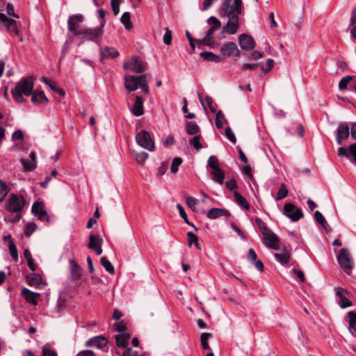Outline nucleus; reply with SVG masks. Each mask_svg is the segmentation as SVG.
Listing matches in <instances>:
<instances>
[{
    "instance_id": "nucleus-1",
    "label": "nucleus",
    "mask_w": 356,
    "mask_h": 356,
    "mask_svg": "<svg viewBox=\"0 0 356 356\" xmlns=\"http://www.w3.org/2000/svg\"><path fill=\"white\" fill-rule=\"evenodd\" d=\"M26 204V201L22 195L12 193L6 202L5 209L10 213H15L14 217H4L6 222L15 223L22 218L21 212Z\"/></svg>"
},
{
    "instance_id": "nucleus-2",
    "label": "nucleus",
    "mask_w": 356,
    "mask_h": 356,
    "mask_svg": "<svg viewBox=\"0 0 356 356\" xmlns=\"http://www.w3.org/2000/svg\"><path fill=\"white\" fill-rule=\"evenodd\" d=\"M33 81L31 76L22 79L14 88L11 90V94L17 103L25 102L24 96H29L33 93Z\"/></svg>"
},
{
    "instance_id": "nucleus-3",
    "label": "nucleus",
    "mask_w": 356,
    "mask_h": 356,
    "mask_svg": "<svg viewBox=\"0 0 356 356\" xmlns=\"http://www.w3.org/2000/svg\"><path fill=\"white\" fill-rule=\"evenodd\" d=\"M148 75L139 76L126 75L124 76V86L129 91H135L138 88L142 90L144 95L149 92Z\"/></svg>"
},
{
    "instance_id": "nucleus-4",
    "label": "nucleus",
    "mask_w": 356,
    "mask_h": 356,
    "mask_svg": "<svg viewBox=\"0 0 356 356\" xmlns=\"http://www.w3.org/2000/svg\"><path fill=\"white\" fill-rule=\"evenodd\" d=\"M242 13V0H225L218 9L221 17H238Z\"/></svg>"
},
{
    "instance_id": "nucleus-5",
    "label": "nucleus",
    "mask_w": 356,
    "mask_h": 356,
    "mask_svg": "<svg viewBox=\"0 0 356 356\" xmlns=\"http://www.w3.org/2000/svg\"><path fill=\"white\" fill-rule=\"evenodd\" d=\"M256 221L261 229L265 245L270 249L278 250L280 248V240L277 236L270 229L266 227L264 223L260 219L257 218Z\"/></svg>"
},
{
    "instance_id": "nucleus-6",
    "label": "nucleus",
    "mask_w": 356,
    "mask_h": 356,
    "mask_svg": "<svg viewBox=\"0 0 356 356\" xmlns=\"http://www.w3.org/2000/svg\"><path fill=\"white\" fill-rule=\"evenodd\" d=\"M123 67L125 70L139 74L143 72L147 68V63L137 56H132L127 61H124Z\"/></svg>"
},
{
    "instance_id": "nucleus-7",
    "label": "nucleus",
    "mask_w": 356,
    "mask_h": 356,
    "mask_svg": "<svg viewBox=\"0 0 356 356\" xmlns=\"http://www.w3.org/2000/svg\"><path fill=\"white\" fill-rule=\"evenodd\" d=\"M136 143L150 152L154 150V141L149 132L141 130L136 136Z\"/></svg>"
},
{
    "instance_id": "nucleus-8",
    "label": "nucleus",
    "mask_w": 356,
    "mask_h": 356,
    "mask_svg": "<svg viewBox=\"0 0 356 356\" xmlns=\"http://www.w3.org/2000/svg\"><path fill=\"white\" fill-rule=\"evenodd\" d=\"M337 259L340 266L345 272L350 275L353 266V263L351 261L348 250L345 248L341 249Z\"/></svg>"
},
{
    "instance_id": "nucleus-9",
    "label": "nucleus",
    "mask_w": 356,
    "mask_h": 356,
    "mask_svg": "<svg viewBox=\"0 0 356 356\" xmlns=\"http://www.w3.org/2000/svg\"><path fill=\"white\" fill-rule=\"evenodd\" d=\"M335 295L338 305L341 308H346L352 305L351 301L348 299L350 293L347 289L338 286L334 289Z\"/></svg>"
},
{
    "instance_id": "nucleus-10",
    "label": "nucleus",
    "mask_w": 356,
    "mask_h": 356,
    "mask_svg": "<svg viewBox=\"0 0 356 356\" xmlns=\"http://www.w3.org/2000/svg\"><path fill=\"white\" fill-rule=\"evenodd\" d=\"M83 21V17L80 14L70 15L67 21V27L69 31L73 33L75 35H81V32L83 28H81L79 26V24Z\"/></svg>"
},
{
    "instance_id": "nucleus-11",
    "label": "nucleus",
    "mask_w": 356,
    "mask_h": 356,
    "mask_svg": "<svg viewBox=\"0 0 356 356\" xmlns=\"http://www.w3.org/2000/svg\"><path fill=\"white\" fill-rule=\"evenodd\" d=\"M283 213L293 222L298 220L303 216L301 209L291 203L284 205Z\"/></svg>"
},
{
    "instance_id": "nucleus-12",
    "label": "nucleus",
    "mask_w": 356,
    "mask_h": 356,
    "mask_svg": "<svg viewBox=\"0 0 356 356\" xmlns=\"http://www.w3.org/2000/svg\"><path fill=\"white\" fill-rule=\"evenodd\" d=\"M102 27H96L95 29L83 28L81 35H84L85 39L97 42V40L102 35Z\"/></svg>"
},
{
    "instance_id": "nucleus-13",
    "label": "nucleus",
    "mask_w": 356,
    "mask_h": 356,
    "mask_svg": "<svg viewBox=\"0 0 356 356\" xmlns=\"http://www.w3.org/2000/svg\"><path fill=\"white\" fill-rule=\"evenodd\" d=\"M220 51L224 57H229L232 55L238 56L240 55V50L237 45L233 42H227L221 47Z\"/></svg>"
},
{
    "instance_id": "nucleus-14",
    "label": "nucleus",
    "mask_w": 356,
    "mask_h": 356,
    "mask_svg": "<svg viewBox=\"0 0 356 356\" xmlns=\"http://www.w3.org/2000/svg\"><path fill=\"white\" fill-rule=\"evenodd\" d=\"M350 135V128L347 123H341L339 124L336 134V140L339 145H340L342 141L346 140Z\"/></svg>"
},
{
    "instance_id": "nucleus-15",
    "label": "nucleus",
    "mask_w": 356,
    "mask_h": 356,
    "mask_svg": "<svg viewBox=\"0 0 356 356\" xmlns=\"http://www.w3.org/2000/svg\"><path fill=\"white\" fill-rule=\"evenodd\" d=\"M32 212L38 216V218L40 220H44L48 222L49 221V216L47 213L44 211L43 205L41 202H35L32 206Z\"/></svg>"
},
{
    "instance_id": "nucleus-16",
    "label": "nucleus",
    "mask_w": 356,
    "mask_h": 356,
    "mask_svg": "<svg viewBox=\"0 0 356 356\" xmlns=\"http://www.w3.org/2000/svg\"><path fill=\"white\" fill-rule=\"evenodd\" d=\"M238 41L241 49L244 50H252L256 46V42L254 39L245 33L239 36Z\"/></svg>"
},
{
    "instance_id": "nucleus-17",
    "label": "nucleus",
    "mask_w": 356,
    "mask_h": 356,
    "mask_svg": "<svg viewBox=\"0 0 356 356\" xmlns=\"http://www.w3.org/2000/svg\"><path fill=\"white\" fill-rule=\"evenodd\" d=\"M0 24L4 25L8 31L13 32L16 35L19 34L16 22L14 19L8 18L1 13H0Z\"/></svg>"
},
{
    "instance_id": "nucleus-18",
    "label": "nucleus",
    "mask_w": 356,
    "mask_h": 356,
    "mask_svg": "<svg viewBox=\"0 0 356 356\" xmlns=\"http://www.w3.org/2000/svg\"><path fill=\"white\" fill-rule=\"evenodd\" d=\"M227 24L224 26V31L229 34H235L238 29V17H227Z\"/></svg>"
},
{
    "instance_id": "nucleus-19",
    "label": "nucleus",
    "mask_w": 356,
    "mask_h": 356,
    "mask_svg": "<svg viewBox=\"0 0 356 356\" xmlns=\"http://www.w3.org/2000/svg\"><path fill=\"white\" fill-rule=\"evenodd\" d=\"M107 339L102 336H96L90 339L86 343V346H94L101 349L106 346Z\"/></svg>"
},
{
    "instance_id": "nucleus-20",
    "label": "nucleus",
    "mask_w": 356,
    "mask_h": 356,
    "mask_svg": "<svg viewBox=\"0 0 356 356\" xmlns=\"http://www.w3.org/2000/svg\"><path fill=\"white\" fill-rule=\"evenodd\" d=\"M275 257L282 265L286 264L290 261V250H289L286 247H284L280 250V252L275 254Z\"/></svg>"
},
{
    "instance_id": "nucleus-21",
    "label": "nucleus",
    "mask_w": 356,
    "mask_h": 356,
    "mask_svg": "<svg viewBox=\"0 0 356 356\" xmlns=\"http://www.w3.org/2000/svg\"><path fill=\"white\" fill-rule=\"evenodd\" d=\"M223 216L229 217L231 213L228 210L220 208L211 209L207 213V216L209 219H216Z\"/></svg>"
},
{
    "instance_id": "nucleus-22",
    "label": "nucleus",
    "mask_w": 356,
    "mask_h": 356,
    "mask_svg": "<svg viewBox=\"0 0 356 356\" xmlns=\"http://www.w3.org/2000/svg\"><path fill=\"white\" fill-rule=\"evenodd\" d=\"M22 296L29 303L36 305L38 304L37 299L39 297L40 293L33 292L28 289H24L22 291Z\"/></svg>"
},
{
    "instance_id": "nucleus-23",
    "label": "nucleus",
    "mask_w": 356,
    "mask_h": 356,
    "mask_svg": "<svg viewBox=\"0 0 356 356\" xmlns=\"http://www.w3.org/2000/svg\"><path fill=\"white\" fill-rule=\"evenodd\" d=\"M131 112L135 116H140L144 113L143 99L140 97H136V101L131 109Z\"/></svg>"
},
{
    "instance_id": "nucleus-24",
    "label": "nucleus",
    "mask_w": 356,
    "mask_h": 356,
    "mask_svg": "<svg viewBox=\"0 0 356 356\" xmlns=\"http://www.w3.org/2000/svg\"><path fill=\"white\" fill-rule=\"evenodd\" d=\"M216 30L214 29H209L207 33V35L202 41H198L200 44H204L211 47H216L217 44L213 40V33Z\"/></svg>"
},
{
    "instance_id": "nucleus-25",
    "label": "nucleus",
    "mask_w": 356,
    "mask_h": 356,
    "mask_svg": "<svg viewBox=\"0 0 356 356\" xmlns=\"http://www.w3.org/2000/svg\"><path fill=\"white\" fill-rule=\"evenodd\" d=\"M347 317L349 323L348 330L353 336L356 337V313L349 312Z\"/></svg>"
},
{
    "instance_id": "nucleus-26",
    "label": "nucleus",
    "mask_w": 356,
    "mask_h": 356,
    "mask_svg": "<svg viewBox=\"0 0 356 356\" xmlns=\"http://www.w3.org/2000/svg\"><path fill=\"white\" fill-rule=\"evenodd\" d=\"M131 336L128 333H121L115 336L116 344L118 347L126 348Z\"/></svg>"
},
{
    "instance_id": "nucleus-27",
    "label": "nucleus",
    "mask_w": 356,
    "mask_h": 356,
    "mask_svg": "<svg viewBox=\"0 0 356 356\" xmlns=\"http://www.w3.org/2000/svg\"><path fill=\"white\" fill-rule=\"evenodd\" d=\"M71 265V279L74 280H79L81 276V268L73 260L70 261Z\"/></svg>"
},
{
    "instance_id": "nucleus-28",
    "label": "nucleus",
    "mask_w": 356,
    "mask_h": 356,
    "mask_svg": "<svg viewBox=\"0 0 356 356\" xmlns=\"http://www.w3.org/2000/svg\"><path fill=\"white\" fill-rule=\"evenodd\" d=\"M31 101L34 104H43L49 102L48 98L42 91L33 92L31 97Z\"/></svg>"
},
{
    "instance_id": "nucleus-29",
    "label": "nucleus",
    "mask_w": 356,
    "mask_h": 356,
    "mask_svg": "<svg viewBox=\"0 0 356 356\" xmlns=\"http://www.w3.org/2000/svg\"><path fill=\"white\" fill-rule=\"evenodd\" d=\"M120 22L127 30L129 31L133 28V24L131 21V14L129 12H125L122 14L120 18Z\"/></svg>"
},
{
    "instance_id": "nucleus-30",
    "label": "nucleus",
    "mask_w": 356,
    "mask_h": 356,
    "mask_svg": "<svg viewBox=\"0 0 356 356\" xmlns=\"http://www.w3.org/2000/svg\"><path fill=\"white\" fill-rule=\"evenodd\" d=\"M234 197L235 202L239 206H241V207H243V209H245L246 210H248L249 209L250 205H249L248 201L240 193H238V192L235 191L234 193Z\"/></svg>"
},
{
    "instance_id": "nucleus-31",
    "label": "nucleus",
    "mask_w": 356,
    "mask_h": 356,
    "mask_svg": "<svg viewBox=\"0 0 356 356\" xmlns=\"http://www.w3.org/2000/svg\"><path fill=\"white\" fill-rule=\"evenodd\" d=\"M26 280L30 286H37L42 282V277L39 274L33 273L27 276Z\"/></svg>"
},
{
    "instance_id": "nucleus-32",
    "label": "nucleus",
    "mask_w": 356,
    "mask_h": 356,
    "mask_svg": "<svg viewBox=\"0 0 356 356\" xmlns=\"http://www.w3.org/2000/svg\"><path fill=\"white\" fill-rule=\"evenodd\" d=\"M212 179L220 184H222L224 182L225 175L220 168L213 170L211 172Z\"/></svg>"
},
{
    "instance_id": "nucleus-33",
    "label": "nucleus",
    "mask_w": 356,
    "mask_h": 356,
    "mask_svg": "<svg viewBox=\"0 0 356 356\" xmlns=\"http://www.w3.org/2000/svg\"><path fill=\"white\" fill-rule=\"evenodd\" d=\"M200 55L202 58L207 61H213L216 63H219L221 61L220 56L212 52H201Z\"/></svg>"
},
{
    "instance_id": "nucleus-34",
    "label": "nucleus",
    "mask_w": 356,
    "mask_h": 356,
    "mask_svg": "<svg viewBox=\"0 0 356 356\" xmlns=\"http://www.w3.org/2000/svg\"><path fill=\"white\" fill-rule=\"evenodd\" d=\"M350 26L353 28L350 29L351 36L356 40V8L352 10L350 19Z\"/></svg>"
},
{
    "instance_id": "nucleus-35",
    "label": "nucleus",
    "mask_w": 356,
    "mask_h": 356,
    "mask_svg": "<svg viewBox=\"0 0 356 356\" xmlns=\"http://www.w3.org/2000/svg\"><path fill=\"white\" fill-rule=\"evenodd\" d=\"M88 248L94 250L95 248L102 245V240L97 235L92 234L90 236Z\"/></svg>"
},
{
    "instance_id": "nucleus-36",
    "label": "nucleus",
    "mask_w": 356,
    "mask_h": 356,
    "mask_svg": "<svg viewBox=\"0 0 356 356\" xmlns=\"http://www.w3.org/2000/svg\"><path fill=\"white\" fill-rule=\"evenodd\" d=\"M102 58H115L119 56V52L113 48L105 47L102 51Z\"/></svg>"
},
{
    "instance_id": "nucleus-37",
    "label": "nucleus",
    "mask_w": 356,
    "mask_h": 356,
    "mask_svg": "<svg viewBox=\"0 0 356 356\" xmlns=\"http://www.w3.org/2000/svg\"><path fill=\"white\" fill-rule=\"evenodd\" d=\"M42 81L45 84L48 85L53 91L58 92L61 96L65 95V92L62 89L58 88L56 87V84L50 79L47 78V77H43Z\"/></svg>"
},
{
    "instance_id": "nucleus-38",
    "label": "nucleus",
    "mask_w": 356,
    "mask_h": 356,
    "mask_svg": "<svg viewBox=\"0 0 356 356\" xmlns=\"http://www.w3.org/2000/svg\"><path fill=\"white\" fill-rule=\"evenodd\" d=\"M226 123H227V120L225 119V117L223 113L221 111H218L216 113V121H215L216 126L218 129H220Z\"/></svg>"
},
{
    "instance_id": "nucleus-39",
    "label": "nucleus",
    "mask_w": 356,
    "mask_h": 356,
    "mask_svg": "<svg viewBox=\"0 0 356 356\" xmlns=\"http://www.w3.org/2000/svg\"><path fill=\"white\" fill-rule=\"evenodd\" d=\"M201 138V135H196L189 140V144L193 146L197 151H200L203 147L200 142Z\"/></svg>"
},
{
    "instance_id": "nucleus-40",
    "label": "nucleus",
    "mask_w": 356,
    "mask_h": 356,
    "mask_svg": "<svg viewBox=\"0 0 356 356\" xmlns=\"http://www.w3.org/2000/svg\"><path fill=\"white\" fill-rule=\"evenodd\" d=\"M10 190L6 182L0 180V202L5 200Z\"/></svg>"
},
{
    "instance_id": "nucleus-41",
    "label": "nucleus",
    "mask_w": 356,
    "mask_h": 356,
    "mask_svg": "<svg viewBox=\"0 0 356 356\" xmlns=\"http://www.w3.org/2000/svg\"><path fill=\"white\" fill-rule=\"evenodd\" d=\"M186 131L189 135L197 134L200 131V127L196 123L193 122H187Z\"/></svg>"
},
{
    "instance_id": "nucleus-42",
    "label": "nucleus",
    "mask_w": 356,
    "mask_h": 356,
    "mask_svg": "<svg viewBox=\"0 0 356 356\" xmlns=\"http://www.w3.org/2000/svg\"><path fill=\"white\" fill-rule=\"evenodd\" d=\"M212 337V334L209 332H204L201 334V346L204 350H209L210 348L208 343V340Z\"/></svg>"
},
{
    "instance_id": "nucleus-43",
    "label": "nucleus",
    "mask_w": 356,
    "mask_h": 356,
    "mask_svg": "<svg viewBox=\"0 0 356 356\" xmlns=\"http://www.w3.org/2000/svg\"><path fill=\"white\" fill-rule=\"evenodd\" d=\"M134 157L136 159V161L139 163L140 165H144L146 160L148 159L149 155L145 152H140L138 153H135L134 154Z\"/></svg>"
},
{
    "instance_id": "nucleus-44",
    "label": "nucleus",
    "mask_w": 356,
    "mask_h": 356,
    "mask_svg": "<svg viewBox=\"0 0 356 356\" xmlns=\"http://www.w3.org/2000/svg\"><path fill=\"white\" fill-rule=\"evenodd\" d=\"M287 195H288V190L286 187V185L284 183H282L278 190L275 200L277 201L281 200L284 199V197H286L287 196Z\"/></svg>"
},
{
    "instance_id": "nucleus-45",
    "label": "nucleus",
    "mask_w": 356,
    "mask_h": 356,
    "mask_svg": "<svg viewBox=\"0 0 356 356\" xmlns=\"http://www.w3.org/2000/svg\"><path fill=\"white\" fill-rule=\"evenodd\" d=\"M188 236V245L191 246L193 243H194L195 246L198 249L200 250V247L198 243V238L197 236L193 234L192 232H188L187 233Z\"/></svg>"
},
{
    "instance_id": "nucleus-46",
    "label": "nucleus",
    "mask_w": 356,
    "mask_h": 356,
    "mask_svg": "<svg viewBox=\"0 0 356 356\" xmlns=\"http://www.w3.org/2000/svg\"><path fill=\"white\" fill-rule=\"evenodd\" d=\"M101 264L104 266V268L106 269L107 272H108L111 274L114 273L115 269L113 266L108 259H106V257H102L101 259Z\"/></svg>"
},
{
    "instance_id": "nucleus-47",
    "label": "nucleus",
    "mask_w": 356,
    "mask_h": 356,
    "mask_svg": "<svg viewBox=\"0 0 356 356\" xmlns=\"http://www.w3.org/2000/svg\"><path fill=\"white\" fill-rule=\"evenodd\" d=\"M352 79V76L348 75L341 79L339 83V88L341 90L349 89V83Z\"/></svg>"
},
{
    "instance_id": "nucleus-48",
    "label": "nucleus",
    "mask_w": 356,
    "mask_h": 356,
    "mask_svg": "<svg viewBox=\"0 0 356 356\" xmlns=\"http://www.w3.org/2000/svg\"><path fill=\"white\" fill-rule=\"evenodd\" d=\"M181 163L182 159L180 157H175L173 159L170 166V171L172 174H175L178 171L179 166Z\"/></svg>"
},
{
    "instance_id": "nucleus-49",
    "label": "nucleus",
    "mask_w": 356,
    "mask_h": 356,
    "mask_svg": "<svg viewBox=\"0 0 356 356\" xmlns=\"http://www.w3.org/2000/svg\"><path fill=\"white\" fill-rule=\"evenodd\" d=\"M37 225L33 222H29L25 226L24 232L26 236L30 237L31 234L36 230Z\"/></svg>"
},
{
    "instance_id": "nucleus-50",
    "label": "nucleus",
    "mask_w": 356,
    "mask_h": 356,
    "mask_svg": "<svg viewBox=\"0 0 356 356\" xmlns=\"http://www.w3.org/2000/svg\"><path fill=\"white\" fill-rule=\"evenodd\" d=\"M207 23L211 26V29L218 30L221 26V22L216 17H210L207 19Z\"/></svg>"
},
{
    "instance_id": "nucleus-51",
    "label": "nucleus",
    "mask_w": 356,
    "mask_h": 356,
    "mask_svg": "<svg viewBox=\"0 0 356 356\" xmlns=\"http://www.w3.org/2000/svg\"><path fill=\"white\" fill-rule=\"evenodd\" d=\"M207 164L213 170L220 168L219 162L216 156H211L208 159Z\"/></svg>"
},
{
    "instance_id": "nucleus-52",
    "label": "nucleus",
    "mask_w": 356,
    "mask_h": 356,
    "mask_svg": "<svg viewBox=\"0 0 356 356\" xmlns=\"http://www.w3.org/2000/svg\"><path fill=\"white\" fill-rule=\"evenodd\" d=\"M314 218L318 223H319L324 229H326V220L322 213L316 211L314 213Z\"/></svg>"
},
{
    "instance_id": "nucleus-53",
    "label": "nucleus",
    "mask_w": 356,
    "mask_h": 356,
    "mask_svg": "<svg viewBox=\"0 0 356 356\" xmlns=\"http://www.w3.org/2000/svg\"><path fill=\"white\" fill-rule=\"evenodd\" d=\"M8 248H9L10 256L12 257V258L15 260H17L18 254H17V248L12 241H9Z\"/></svg>"
},
{
    "instance_id": "nucleus-54",
    "label": "nucleus",
    "mask_w": 356,
    "mask_h": 356,
    "mask_svg": "<svg viewBox=\"0 0 356 356\" xmlns=\"http://www.w3.org/2000/svg\"><path fill=\"white\" fill-rule=\"evenodd\" d=\"M186 203L193 211H195L196 210V205L197 204V199L193 197H187L186 199Z\"/></svg>"
},
{
    "instance_id": "nucleus-55",
    "label": "nucleus",
    "mask_w": 356,
    "mask_h": 356,
    "mask_svg": "<svg viewBox=\"0 0 356 356\" xmlns=\"http://www.w3.org/2000/svg\"><path fill=\"white\" fill-rule=\"evenodd\" d=\"M22 163L24 165L25 170L29 171L35 168L36 163L29 161L26 159H22Z\"/></svg>"
},
{
    "instance_id": "nucleus-56",
    "label": "nucleus",
    "mask_w": 356,
    "mask_h": 356,
    "mask_svg": "<svg viewBox=\"0 0 356 356\" xmlns=\"http://www.w3.org/2000/svg\"><path fill=\"white\" fill-rule=\"evenodd\" d=\"M163 42L168 45L172 42V33L168 27L165 28V33L163 35Z\"/></svg>"
},
{
    "instance_id": "nucleus-57",
    "label": "nucleus",
    "mask_w": 356,
    "mask_h": 356,
    "mask_svg": "<svg viewBox=\"0 0 356 356\" xmlns=\"http://www.w3.org/2000/svg\"><path fill=\"white\" fill-rule=\"evenodd\" d=\"M177 208L179 212L180 216L184 220L185 222L188 225H191L188 222V220L187 218V214H186L184 207L180 204H177Z\"/></svg>"
},
{
    "instance_id": "nucleus-58",
    "label": "nucleus",
    "mask_w": 356,
    "mask_h": 356,
    "mask_svg": "<svg viewBox=\"0 0 356 356\" xmlns=\"http://www.w3.org/2000/svg\"><path fill=\"white\" fill-rule=\"evenodd\" d=\"M225 135L227 138L233 143H236V138L234 136V134L232 132V129L229 127L225 129Z\"/></svg>"
},
{
    "instance_id": "nucleus-59",
    "label": "nucleus",
    "mask_w": 356,
    "mask_h": 356,
    "mask_svg": "<svg viewBox=\"0 0 356 356\" xmlns=\"http://www.w3.org/2000/svg\"><path fill=\"white\" fill-rule=\"evenodd\" d=\"M42 356H58L56 351L51 349H49L45 346L42 348Z\"/></svg>"
},
{
    "instance_id": "nucleus-60",
    "label": "nucleus",
    "mask_w": 356,
    "mask_h": 356,
    "mask_svg": "<svg viewBox=\"0 0 356 356\" xmlns=\"http://www.w3.org/2000/svg\"><path fill=\"white\" fill-rule=\"evenodd\" d=\"M231 227L238 234L241 239L243 241H247L246 236L234 223H232Z\"/></svg>"
},
{
    "instance_id": "nucleus-61",
    "label": "nucleus",
    "mask_w": 356,
    "mask_h": 356,
    "mask_svg": "<svg viewBox=\"0 0 356 356\" xmlns=\"http://www.w3.org/2000/svg\"><path fill=\"white\" fill-rule=\"evenodd\" d=\"M122 356H143L137 351H134L131 348H127L122 353Z\"/></svg>"
},
{
    "instance_id": "nucleus-62",
    "label": "nucleus",
    "mask_w": 356,
    "mask_h": 356,
    "mask_svg": "<svg viewBox=\"0 0 356 356\" xmlns=\"http://www.w3.org/2000/svg\"><path fill=\"white\" fill-rule=\"evenodd\" d=\"M6 12L8 13V15L10 17H15V18H19V16L15 13L14 12V8L13 6V5H11L10 3H8L6 6Z\"/></svg>"
},
{
    "instance_id": "nucleus-63",
    "label": "nucleus",
    "mask_w": 356,
    "mask_h": 356,
    "mask_svg": "<svg viewBox=\"0 0 356 356\" xmlns=\"http://www.w3.org/2000/svg\"><path fill=\"white\" fill-rule=\"evenodd\" d=\"M23 138H24V135L21 130H17V131H14L12 135V139L13 140H22Z\"/></svg>"
},
{
    "instance_id": "nucleus-64",
    "label": "nucleus",
    "mask_w": 356,
    "mask_h": 356,
    "mask_svg": "<svg viewBox=\"0 0 356 356\" xmlns=\"http://www.w3.org/2000/svg\"><path fill=\"white\" fill-rule=\"evenodd\" d=\"M348 155L350 154L353 157L354 161H356V143H353L349 146Z\"/></svg>"
}]
</instances>
